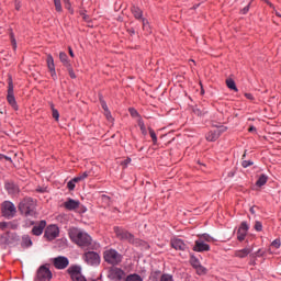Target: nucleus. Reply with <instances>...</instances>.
Segmentation results:
<instances>
[{"mask_svg": "<svg viewBox=\"0 0 281 281\" xmlns=\"http://www.w3.org/2000/svg\"><path fill=\"white\" fill-rule=\"evenodd\" d=\"M70 238L72 239L76 245H78L81 248L89 247L91 245V236L87 235V233H83L79 229L72 231L70 233Z\"/></svg>", "mask_w": 281, "mask_h": 281, "instance_id": "f257e3e1", "label": "nucleus"}, {"mask_svg": "<svg viewBox=\"0 0 281 281\" xmlns=\"http://www.w3.org/2000/svg\"><path fill=\"white\" fill-rule=\"evenodd\" d=\"M20 214L30 217L35 214V202L32 198H24L19 204Z\"/></svg>", "mask_w": 281, "mask_h": 281, "instance_id": "f03ea898", "label": "nucleus"}, {"mask_svg": "<svg viewBox=\"0 0 281 281\" xmlns=\"http://www.w3.org/2000/svg\"><path fill=\"white\" fill-rule=\"evenodd\" d=\"M1 216L7 220H11L16 216V206L11 201H4L1 203Z\"/></svg>", "mask_w": 281, "mask_h": 281, "instance_id": "7ed1b4c3", "label": "nucleus"}, {"mask_svg": "<svg viewBox=\"0 0 281 281\" xmlns=\"http://www.w3.org/2000/svg\"><path fill=\"white\" fill-rule=\"evenodd\" d=\"M103 258L104 261L112 266H116L122 262V255H120L117 250L114 249L104 250Z\"/></svg>", "mask_w": 281, "mask_h": 281, "instance_id": "20e7f679", "label": "nucleus"}, {"mask_svg": "<svg viewBox=\"0 0 281 281\" xmlns=\"http://www.w3.org/2000/svg\"><path fill=\"white\" fill-rule=\"evenodd\" d=\"M114 234H116V238L122 241L130 243V244L137 243L133 234L122 227H114Z\"/></svg>", "mask_w": 281, "mask_h": 281, "instance_id": "39448f33", "label": "nucleus"}, {"mask_svg": "<svg viewBox=\"0 0 281 281\" xmlns=\"http://www.w3.org/2000/svg\"><path fill=\"white\" fill-rule=\"evenodd\" d=\"M83 259L89 266H99L101 263V257H99V254L94 251L86 252Z\"/></svg>", "mask_w": 281, "mask_h": 281, "instance_id": "423d86ee", "label": "nucleus"}, {"mask_svg": "<svg viewBox=\"0 0 281 281\" xmlns=\"http://www.w3.org/2000/svg\"><path fill=\"white\" fill-rule=\"evenodd\" d=\"M58 226L53 224V225H48L45 228V234L44 237L47 238V240H54L58 237Z\"/></svg>", "mask_w": 281, "mask_h": 281, "instance_id": "0eeeda50", "label": "nucleus"}, {"mask_svg": "<svg viewBox=\"0 0 281 281\" xmlns=\"http://www.w3.org/2000/svg\"><path fill=\"white\" fill-rule=\"evenodd\" d=\"M53 274L50 273L49 269L47 267H40L37 270V281H50V278Z\"/></svg>", "mask_w": 281, "mask_h": 281, "instance_id": "6e6552de", "label": "nucleus"}, {"mask_svg": "<svg viewBox=\"0 0 281 281\" xmlns=\"http://www.w3.org/2000/svg\"><path fill=\"white\" fill-rule=\"evenodd\" d=\"M7 102H9V105L12 106V110L18 111L19 105H16V101L14 100L13 95V87H12V81H9V90L7 94Z\"/></svg>", "mask_w": 281, "mask_h": 281, "instance_id": "1a4fd4ad", "label": "nucleus"}, {"mask_svg": "<svg viewBox=\"0 0 281 281\" xmlns=\"http://www.w3.org/2000/svg\"><path fill=\"white\" fill-rule=\"evenodd\" d=\"M53 265L58 270H65L66 268H68L69 261L68 258L60 256L53 259Z\"/></svg>", "mask_w": 281, "mask_h": 281, "instance_id": "9d476101", "label": "nucleus"}, {"mask_svg": "<svg viewBox=\"0 0 281 281\" xmlns=\"http://www.w3.org/2000/svg\"><path fill=\"white\" fill-rule=\"evenodd\" d=\"M68 273H70L72 281H87L86 278L81 276L79 267H70V269H68Z\"/></svg>", "mask_w": 281, "mask_h": 281, "instance_id": "9b49d317", "label": "nucleus"}, {"mask_svg": "<svg viewBox=\"0 0 281 281\" xmlns=\"http://www.w3.org/2000/svg\"><path fill=\"white\" fill-rule=\"evenodd\" d=\"M63 207L72 212L80 207V201L68 199V200H66V202H64Z\"/></svg>", "mask_w": 281, "mask_h": 281, "instance_id": "f8f14e48", "label": "nucleus"}, {"mask_svg": "<svg viewBox=\"0 0 281 281\" xmlns=\"http://www.w3.org/2000/svg\"><path fill=\"white\" fill-rule=\"evenodd\" d=\"M248 229H249L248 224H246V222H243V224H240V227H238V231H237L238 241L245 240Z\"/></svg>", "mask_w": 281, "mask_h": 281, "instance_id": "ddd939ff", "label": "nucleus"}, {"mask_svg": "<svg viewBox=\"0 0 281 281\" xmlns=\"http://www.w3.org/2000/svg\"><path fill=\"white\" fill-rule=\"evenodd\" d=\"M192 250L196 252L210 251V246L203 240H196L194 241V247L192 248Z\"/></svg>", "mask_w": 281, "mask_h": 281, "instance_id": "4468645a", "label": "nucleus"}, {"mask_svg": "<svg viewBox=\"0 0 281 281\" xmlns=\"http://www.w3.org/2000/svg\"><path fill=\"white\" fill-rule=\"evenodd\" d=\"M171 248L179 250V251H186L187 245L181 239H171Z\"/></svg>", "mask_w": 281, "mask_h": 281, "instance_id": "2eb2a0df", "label": "nucleus"}, {"mask_svg": "<svg viewBox=\"0 0 281 281\" xmlns=\"http://www.w3.org/2000/svg\"><path fill=\"white\" fill-rule=\"evenodd\" d=\"M47 225V223L45 221H42L37 224H35V226L32 228V234L34 236H41L43 234V229H46L45 226Z\"/></svg>", "mask_w": 281, "mask_h": 281, "instance_id": "dca6fc26", "label": "nucleus"}, {"mask_svg": "<svg viewBox=\"0 0 281 281\" xmlns=\"http://www.w3.org/2000/svg\"><path fill=\"white\" fill-rule=\"evenodd\" d=\"M4 190L11 195L19 194V187L11 181L4 183Z\"/></svg>", "mask_w": 281, "mask_h": 281, "instance_id": "f3484780", "label": "nucleus"}, {"mask_svg": "<svg viewBox=\"0 0 281 281\" xmlns=\"http://www.w3.org/2000/svg\"><path fill=\"white\" fill-rule=\"evenodd\" d=\"M18 228H19V224L16 222H1L0 223L1 231H7V229L15 231Z\"/></svg>", "mask_w": 281, "mask_h": 281, "instance_id": "a211bd4d", "label": "nucleus"}, {"mask_svg": "<svg viewBox=\"0 0 281 281\" xmlns=\"http://www.w3.org/2000/svg\"><path fill=\"white\" fill-rule=\"evenodd\" d=\"M110 278L120 281L124 278V271L117 268H112V270H110Z\"/></svg>", "mask_w": 281, "mask_h": 281, "instance_id": "6ab92c4d", "label": "nucleus"}, {"mask_svg": "<svg viewBox=\"0 0 281 281\" xmlns=\"http://www.w3.org/2000/svg\"><path fill=\"white\" fill-rule=\"evenodd\" d=\"M250 252H252V247H246L244 249L240 250H235V257L237 258H246L248 255H250Z\"/></svg>", "mask_w": 281, "mask_h": 281, "instance_id": "aec40b11", "label": "nucleus"}, {"mask_svg": "<svg viewBox=\"0 0 281 281\" xmlns=\"http://www.w3.org/2000/svg\"><path fill=\"white\" fill-rule=\"evenodd\" d=\"M132 14H133V18H135V20H143V11L136 7V5H133L132 7Z\"/></svg>", "mask_w": 281, "mask_h": 281, "instance_id": "412c9836", "label": "nucleus"}, {"mask_svg": "<svg viewBox=\"0 0 281 281\" xmlns=\"http://www.w3.org/2000/svg\"><path fill=\"white\" fill-rule=\"evenodd\" d=\"M220 136H222V134H220L217 132H207L206 140L207 142H215L220 138Z\"/></svg>", "mask_w": 281, "mask_h": 281, "instance_id": "4be33fe9", "label": "nucleus"}, {"mask_svg": "<svg viewBox=\"0 0 281 281\" xmlns=\"http://www.w3.org/2000/svg\"><path fill=\"white\" fill-rule=\"evenodd\" d=\"M58 58L60 59V63H63V65L65 67H69L70 66V63L68 61V56L66 55L65 52H60L59 55H58Z\"/></svg>", "mask_w": 281, "mask_h": 281, "instance_id": "5701e85b", "label": "nucleus"}, {"mask_svg": "<svg viewBox=\"0 0 281 281\" xmlns=\"http://www.w3.org/2000/svg\"><path fill=\"white\" fill-rule=\"evenodd\" d=\"M225 83L227 85V88L231 90V91H235V92H238V89H237V86L235 85V81L231 78H228Z\"/></svg>", "mask_w": 281, "mask_h": 281, "instance_id": "b1692460", "label": "nucleus"}, {"mask_svg": "<svg viewBox=\"0 0 281 281\" xmlns=\"http://www.w3.org/2000/svg\"><path fill=\"white\" fill-rule=\"evenodd\" d=\"M137 125H138V128L140 130V133L143 135H147V127H145V123L143 122L142 119L137 120Z\"/></svg>", "mask_w": 281, "mask_h": 281, "instance_id": "393cba45", "label": "nucleus"}, {"mask_svg": "<svg viewBox=\"0 0 281 281\" xmlns=\"http://www.w3.org/2000/svg\"><path fill=\"white\" fill-rule=\"evenodd\" d=\"M266 183H267V176L266 175L259 176L258 181H256V186H258V188H261L266 186Z\"/></svg>", "mask_w": 281, "mask_h": 281, "instance_id": "a878e982", "label": "nucleus"}, {"mask_svg": "<svg viewBox=\"0 0 281 281\" xmlns=\"http://www.w3.org/2000/svg\"><path fill=\"white\" fill-rule=\"evenodd\" d=\"M47 68L48 70L55 69V63H54L53 56L50 55H47Z\"/></svg>", "mask_w": 281, "mask_h": 281, "instance_id": "bb28decb", "label": "nucleus"}, {"mask_svg": "<svg viewBox=\"0 0 281 281\" xmlns=\"http://www.w3.org/2000/svg\"><path fill=\"white\" fill-rule=\"evenodd\" d=\"M22 245H24L26 247L32 246V239H30V236H27V235L22 236Z\"/></svg>", "mask_w": 281, "mask_h": 281, "instance_id": "cd10ccee", "label": "nucleus"}, {"mask_svg": "<svg viewBox=\"0 0 281 281\" xmlns=\"http://www.w3.org/2000/svg\"><path fill=\"white\" fill-rule=\"evenodd\" d=\"M125 281H143L138 274H130L125 278Z\"/></svg>", "mask_w": 281, "mask_h": 281, "instance_id": "c85d7f7f", "label": "nucleus"}, {"mask_svg": "<svg viewBox=\"0 0 281 281\" xmlns=\"http://www.w3.org/2000/svg\"><path fill=\"white\" fill-rule=\"evenodd\" d=\"M148 135H150V138L153 139V144L156 145V143H157V137H156L155 130L148 127Z\"/></svg>", "mask_w": 281, "mask_h": 281, "instance_id": "c756f323", "label": "nucleus"}, {"mask_svg": "<svg viewBox=\"0 0 281 281\" xmlns=\"http://www.w3.org/2000/svg\"><path fill=\"white\" fill-rule=\"evenodd\" d=\"M55 4V10H57L58 13L63 12V5L60 4V0H53Z\"/></svg>", "mask_w": 281, "mask_h": 281, "instance_id": "7c9ffc66", "label": "nucleus"}, {"mask_svg": "<svg viewBox=\"0 0 281 281\" xmlns=\"http://www.w3.org/2000/svg\"><path fill=\"white\" fill-rule=\"evenodd\" d=\"M200 238H201V239H199V240H205L206 243H214V238L211 237V236L207 235V234H204V235L200 236Z\"/></svg>", "mask_w": 281, "mask_h": 281, "instance_id": "2f4dec72", "label": "nucleus"}, {"mask_svg": "<svg viewBox=\"0 0 281 281\" xmlns=\"http://www.w3.org/2000/svg\"><path fill=\"white\" fill-rule=\"evenodd\" d=\"M160 281H173V276H171L169 273H164L160 277Z\"/></svg>", "mask_w": 281, "mask_h": 281, "instance_id": "473e14b6", "label": "nucleus"}, {"mask_svg": "<svg viewBox=\"0 0 281 281\" xmlns=\"http://www.w3.org/2000/svg\"><path fill=\"white\" fill-rule=\"evenodd\" d=\"M192 113H194V115H196V116H202V115L205 114V112L202 111V110L199 109V108H193V109H192Z\"/></svg>", "mask_w": 281, "mask_h": 281, "instance_id": "72a5a7b5", "label": "nucleus"}, {"mask_svg": "<svg viewBox=\"0 0 281 281\" xmlns=\"http://www.w3.org/2000/svg\"><path fill=\"white\" fill-rule=\"evenodd\" d=\"M271 247H273L274 249H279L281 247V240L280 239H274L271 243Z\"/></svg>", "mask_w": 281, "mask_h": 281, "instance_id": "f704fd0d", "label": "nucleus"}, {"mask_svg": "<svg viewBox=\"0 0 281 281\" xmlns=\"http://www.w3.org/2000/svg\"><path fill=\"white\" fill-rule=\"evenodd\" d=\"M225 131H227V127H218L216 130L210 131V133H217V134H223L225 133Z\"/></svg>", "mask_w": 281, "mask_h": 281, "instance_id": "c9c22d12", "label": "nucleus"}, {"mask_svg": "<svg viewBox=\"0 0 281 281\" xmlns=\"http://www.w3.org/2000/svg\"><path fill=\"white\" fill-rule=\"evenodd\" d=\"M196 270V273L201 274H205L206 273V268L204 267H193Z\"/></svg>", "mask_w": 281, "mask_h": 281, "instance_id": "e433bc0d", "label": "nucleus"}, {"mask_svg": "<svg viewBox=\"0 0 281 281\" xmlns=\"http://www.w3.org/2000/svg\"><path fill=\"white\" fill-rule=\"evenodd\" d=\"M191 265H192V268H201L202 267L199 259H192Z\"/></svg>", "mask_w": 281, "mask_h": 281, "instance_id": "4c0bfd02", "label": "nucleus"}, {"mask_svg": "<svg viewBox=\"0 0 281 281\" xmlns=\"http://www.w3.org/2000/svg\"><path fill=\"white\" fill-rule=\"evenodd\" d=\"M50 111L53 112V119H55V121L58 122V111L55 110V108H53V105H50Z\"/></svg>", "mask_w": 281, "mask_h": 281, "instance_id": "58836bf2", "label": "nucleus"}, {"mask_svg": "<svg viewBox=\"0 0 281 281\" xmlns=\"http://www.w3.org/2000/svg\"><path fill=\"white\" fill-rule=\"evenodd\" d=\"M143 23V30L148 31V20L147 19H138Z\"/></svg>", "mask_w": 281, "mask_h": 281, "instance_id": "ea45409f", "label": "nucleus"}, {"mask_svg": "<svg viewBox=\"0 0 281 281\" xmlns=\"http://www.w3.org/2000/svg\"><path fill=\"white\" fill-rule=\"evenodd\" d=\"M252 165H254L252 160H244L243 161L244 169H246V168H248V167H250Z\"/></svg>", "mask_w": 281, "mask_h": 281, "instance_id": "a19ab883", "label": "nucleus"}, {"mask_svg": "<svg viewBox=\"0 0 281 281\" xmlns=\"http://www.w3.org/2000/svg\"><path fill=\"white\" fill-rule=\"evenodd\" d=\"M48 71L50 72V77L53 78V80H57V72L55 71V68L48 69Z\"/></svg>", "mask_w": 281, "mask_h": 281, "instance_id": "79ce46f5", "label": "nucleus"}, {"mask_svg": "<svg viewBox=\"0 0 281 281\" xmlns=\"http://www.w3.org/2000/svg\"><path fill=\"white\" fill-rule=\"evenodd\" d=\"M254 229H256V232H261L262 226L260 222H256V224L254 225Z\"/></svg>", "mask_w": 281, "mask_h": 281, "instance_id": "37998d69", "label": "nucleus"}, {"mask_svg": "<svg viewBox=\"0 0 281 281\" xmlns=\"http://www.w3.org/2000/svg\"><path fill=\"white\" fill-rule=\"evenodd\" d=\"M249 10H250V4L244 7V9L240 11V14L245 15L248 13Z\"/></svg>", "mask_w": 281, "mask_h": 281, "instance_id": "c03bdc74", "label": "nucleus"}, {"mask_svg": "<svg viewBox=\"0 0 281 281\" xmlns=\"http://www.w3.org/2000/svg\"><path fill=\"white\" fill-rule=\"evenodd\" d=\"M82 180H86V179L76 177V178H74L72 180L68 181V182H69V183H78V182H80V181H82Z\"/></svg>", "mask_w": 281, "mask_h": 281, "instance_id": "a18cd8bd", "label": "nucleus"}, {"mask_svg": "<svg viewBox=\"0 0 281 281\" xmlns=\"http://www.w3.org/2000/svg\"><path fill=\"white\" fill-rule=\"evenodd\" d=\"M89 177V172L86 171V172H81L79 173V176L77 178H80V179H87Z\"/></svg>", "mask_w": 281, "mask_h": 281, "instance_id": "49530a36", "label": "nucleus"}, {"mask_svg": "<svg viewBox=\"0 0 281 281\" xmlns=\"http://www.w3.org/2000/svg\"><path fill=\"white\" fill-rule=\"evenodd\" d=\"M263 256V251H261V249H259L258 251L251 254V257H261Z\"/></svg>", "mask_w": 281, "mask_h": 281, "instance_id": "de8ad7c7", "label": "nucleus"}, {"mask_svg": "<svg viewBox=\"0 0 281 281\" xmlns=\"http://www.w3.org/2000/svg\"><path fill=\"white\" fill-rule=\"evenodd\" d=\"M64 2V8H66V10H70V1L69 0H63Z\"/></svg>", "mask_w": 281, "mask_h": 281, "instance_id": "09e8293b", "label": "nucleus"}, {"mask_svg": "<svg viewBox=\"0 0 281 281\" xmlns=\"http://www.w3.org/2000/svg\"><path fill=\"white\" fill-rule=\"evenodd\" d=\"M67 188H68V190L74 191V189L76 188V183L75 182H68Z\"/></svg>", "mask_w": 281, "mask_h": 281, "instance_id": "8fccbe9b", "label": "nucleus"}, {"mask_svg": "<svg viewBox=\"0 0 281 281\" xmlns=\"http://www.w3.org/2000/svg\"><path fill=\"white\" fill-rule=\"evenodd\" d=\"M130 113L132 114L133 117H139V113L135 110H130Z\"/></svg>", "mask_w": 281, "mask_h": 281, "instance_id": "3c124183", "label": "nucleus"}, {"mask_svg": "<svg viewBox=\"0 0 281 281\" xmlns=\"http://www.w3.org/2000/svg\"><path fill=\"white\" fill-rule=\"evenodd\" d=\"M104 116L106 117V120L111 121L112 120V115L110 111H104Z\"/></svg>", "mask_w": 281, "mask_h": 281, "instance_id": "603ef678", "label": "nucleus"}, {"mask_svg": "<svg viewBox=\"0 0 281 281\" xmlns=\"http://www.w3.org/2000/svg\"><path fill=\"white\" fill-rule=\"evenodd\" d=\"M68 75L70 76V78L76 79V74H74L72 69L68 70Z\"/></svg>", "mask_w": 281, "mask_h": 281, "instance_id": "864d4df0", "label": "nucleus"}, {"mask_svg": "<svg viewBox=\"0 0 281 281\" xmlns=\"http://www.w3.org/2000/svg\"><path fill=\"white\" fill-rule=\"evenodd\" d=\"M101 106H102V110H104V112H109V106H106V103L102 102Z\"/></svg>", "mask_w": 281, "mask_h": 281, "instance_id": "5fc2aeb1", "label": "nucleus"}, {"mask_svg": "<svg viewBox=\"0 0 281 281\" xmlns=\"http://www.w3.org/2000/svg\"><path fill=\"white\" fill-rule=\"evenodd\" d=\"M244 97H246L248 100H254V97L250 93H245Z\"/></svg>", "mask_w": 281, "mask_h": 281, "instance_id": "6e6d98bb", "label": "nucleus"}, {"mask_svg": "<svg viewBox=\"0 0 281 281\" xmlns=\"http://www.w3.org/2000/svg\"><path fill=\"white\" fill-rule=\"evenodd\" d=\"M68 54L70 55V57H72V58H74V50H72V48H71V47H68Z\"/></svg>", "mask_w": 281, "mask_h": 281, "instance_id": "4d7b16f0", "label": "nucleus"}, {"mask_svg": "<svg viewBox=\"0 0 281 281\" xmlns=\"http://www.w3.org/2000/svg\"><path fill=\"white\" fill-rule=\"evenodd\" d=\"M12 47L16 48V41L12 40Z\"/></svg>", "mask_w": 281, "mask_h": 281, "instance_id": "13d9d810", "label": "nucleus"}, {"mask_svg": "<svg viewBox=\"0 0 281 281\" xmlns=\"http://www.w3.org/2000/svg\"><path fill=\"white\" fill-rule=\"evenodd\" d=\"M254 131H256V127L254 126H250V128H248V132H254Z\"/></svg>", "mask_w": 281, "mask_h": 281, "instance_id": "bf43d9fd", "label": "nucleus"}, {"mask_svg": "<svg viewBox=\"0 0 281 281\" xmlns=\"http://www.w3.org/2000/svg\"><path fill=\"white\" fill-rule=\"evenodd\" d=\"M267 5L273 8V4L271 2L266 1Z\"/></svg>", "mask_w": 281, "mask_h": 281, "instance_id": "052dcab7", "label": "nucleus"}, {"mask_svg": "<svg viewBox=\"0 0 281 281\" xmlns=\"http://www.w3.org/2000/svg\"><path fill=\"white\" fill-rule=\"evenodd\" d=\"M267 5L273 8V4L271 2L266 1Z\"/></svg>", "mask_w": 281, "mask_h": 281, "instance_id": "680f3d73", "label": "nucleus"}, {"mask_svg": "<svg viewBox=\"0 0 281 281\" xmlns=\"http://www.w3.org/2000/svg\"><path fill=\"white\" fill-rule=\"evenodd\" d=\"M130 34L134 35L135 34V31L132 29L130 30Z\"/></svg>", "mask_w": 281, "mask_h": 281, "instance_id": "e2e57ef3", "label": "nucleus"}, {"mask_svg": "<svg viewBox=\"0 0 281 281\" xmlns=\"http://www.w3.org/2000/svg\"><path fill=\"white\" fill-rule=\"evenodd\" d=\"M274 15L281 18V14L279 12H274Z\"/></svg>", "mask_w": 281, "mask_h": 281, "instance_id": "0e129e2a", "label": "nucleus"}, {"mask_svg": "<svg viewBox=\"0 0 281 281\" xmlns=\"http://www.w3.org/2000/svg\"><path fill=\"white\" fill-rule=\"evenodd\" d=\"M250 213H251V214H254V213H255L254 209H250Z\"/></svg>", "mask_w": 281, "mask_h": 281, "instance_id": "69168bd1", "label": "nucleus"}]
</instances>
